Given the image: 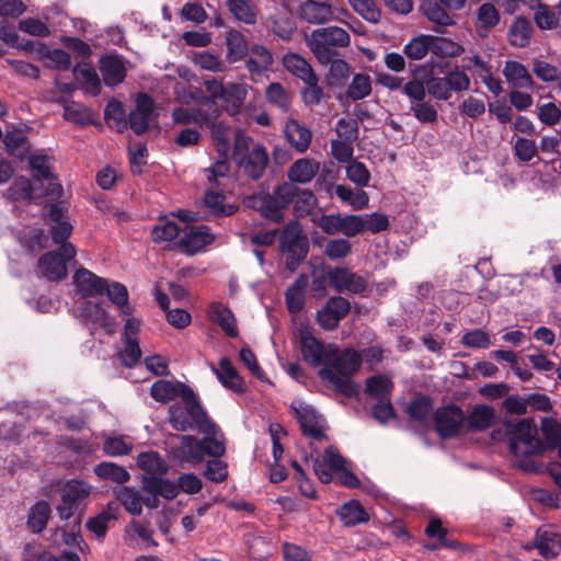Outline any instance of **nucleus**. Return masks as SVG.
<instances>
[{
    "mask_svg": "<svg viewBox=\"0 0 561 561\" xmlns=\"http://www.w3.org/2000/svg\"><path fill=\"white\" fill-rule=\"evenodd\" d=\"M325 359L324 366L318 373L319 377L329 381L334 390L344 397L357 398L360 387L351 377L360 368V354L352 347L340 352L334 344H329Z\"/></svg>",
    "mask_w": 561,
    "mask_h": 561,
    "instance_id": "1",
    "label": "nucleus"
},
{
    "mask_svg": "<svg viewBox=\"0 0 561 561\" xmlns=\"http://www.w3.org/2000/svg\"><path fill=\"white\" fill-rule=\"evenodd\" d=\"M294 196L293 183H282L272 192L259 191L244 196L242 204L256 211L264 220L278 225L285 220V210L293 204Z\"/></svg>",
    "mask_w": 561,
    "mask_h": 561,
    "instance_id": "2",
    "label": "nucleus"
},
{
    "mask_svg": "<svg viewBox=\"0 0 561 561\" xmlns=\"http://www.w3.org/2000/svg\"><path fill=\"white\" fill-rule=\"evenodd\" d=\"M175 386L178 387V396L182 398L185 409L170 408L169 423L172 428L178 432H186L188 430L207 432L208 428L213 430V421L193 389L183 382H179Z\"/></svg>",
    "mask_w": 561,
    "mask_h": 561,
    "instance_id": "3",
    "label": "nucleus"
},
{
    "mask_svg": "<svg viewBox=\"0 0 561 561\" xmlns=\"http://www.w3.org/2000/svg\"><path fill=\"white\" fill-rule=\"evenodd\" d=\"M503 430L508 440L510 453L516 458H528L546 450L543 443L538 437L537 426L533 419L505 421Z\"/></svg>",
    "mask_w": 561,
    "mask_h": 561,
    "instance_id": "4",
    "label": "nucleus"
},
{
    "mask_svg": "<svg viewBox=\"0 0 561 561\" xmlns=\"http://www.w3.org/2000/svg\"><path fill=\"white\" fill-rule=\"evenodd\" d=\"M305 42L320 65L328 66L333 56H340L337 49L347 47L350 34L340 26H327L305 34Z\"/></svg>",
    "mask_w": 561,
    "mask_h": 561,
    "instance_id": "5",
    "label": "nucleus"
},
{
    "mask_svg": "<svg viewBox=\"0 0 561 561\" xmlns=\"http://www.w3.org/2000/svg\"><path fill=\"white\" fill-rule=\"evenodd\" d=\"M219 428L213 421V430L201 432L204 437L196 438L192 435H184L181 437L180 453L184 460L196 465L201 463L205 456L220 458L226 453L224 440L217 438Z\"/></svg>",
    "mask_w": 561,
    "mask_h": 561,
    "instance_id": "6",
    "label": "nucleus"
},
{
    "mask_svg": "<svg viewBox=\"0 0 561 561\" xmlns=\"http://www.w3.org/2000/svg\"><path fill=\"white\" fill-rule=\"evenodd\" d=\"M248 140L241 130L236 131L232 159L249 179L256 181L266 170L268 153L261 145L250 149Z\"/></svg>",
    "mask_w": 561,
    "mask_h": 561,
    "instance_id": "7",
    "label": "nucleus"
},
{
    "mask_svg": "<svg viewBox=\"0 0 561 561\" xmlns=\"http://www.w3.org/2000/svg\"><path fill=\"white\" fill-rule=\"evenodd\" d=\"M433 423L440 439L457 438L465 430L466 414L458 404L448 403L433 412Z\"/></svg>",
    "mask_w": 561,
    "mask_h": 561,
    "instance_id": "8",
    "label": "nucleus"
},
{
    "mask_svg": "<svg viewBox=\"0 0 561 561\" xmlns=\"http://www.w3.org/2000/svg\"><path fill=\"white\" fill-rule=\"evenodd\" d=\"M470 78L458 67L448 71L445 77H430L426 80L427 93L438 101H448L453 92H462L469 89Z\"/></svg>",
    "mask_w": 561,
    "mask_h": 561,
    "instance_id": "9",
    "label": "nucleus"
},
{
    "mask_svg": "<svg viewBox=\"0 0 561 561\" xmlns=\"http://www.w3.org/2000/svg\"><path fill=\"white\" fill-rule=\"evenodd\" d=\"M156 117L153 99L149 94L140 92L136 98L135 110L129 113L127 121L121 118L116 122V129L122 131L129 125L136 135H142L148 130L150 122L156 119Z\"/></svg>",
    "mask_w": 561,
    "mask_h": 561,
    "instance_id": "10",
    "label": "nucleus"
},
{
    "mask_svg": "<svg viewBox=\"0 0 561 561\" xmlns=\"http://www.w3.org/2000/svg\"><path fill=\"white\" fill-rule=\"evenodd\" d=\"M76 255L72 243H64L60 251H48L38 260V268L42 276L50 282H58L67 276V261Z\"/></svg>",
    "mask_w": 561,
    "mask_h": 561,
    "instance_id": "11",
    "label": "nucleus"
},
{
    "mask_svg": "<svg viewBox=\"0 0 561 561\" xmlns=\"http://www.w3.org/2000/svg\"><path fill=\"white\" fill-rule=\"evenodd\" d=\"M90 492L91 486L85 481L76 479L67 481L60 491L61 503L56 507L59 518L67 520L75 516Z\"/></svg>",
    "mask_w": 561,
    "mask_h": 561,
    "instance_id": "12",
    "label": "nucleus"
},
{
    "mask_svg": "<svg viewBox=\"0 0 561 561\" xmlns=\"http://www.w3.org/2000/svg\"><path fill=\"white\" fill-rule=\"evenodd\" d=\"M290 411L297 420L304 436L318 442L328 440L325 420L313 408L307 404H301L300 407L291 404Z\"/></svg>",
    "mask_w": 561,
    "mask_h": 561,
    "instance_id": "13",
    "label": "nucleus"
},
{
    "mask_svg": "<svg viewBox=\"0 0 561 561\" xmlns=\"http://www.w3.org/2000/svg\"><path fill=\"white\" fill-rule=\"evenodd\" d=\"M141 321L137 318H127L124 325V347L118 351V358L123 366L134 367L141 357V350L138 342Z\"/></svg>",
    "mask_w": 561,
    "mask_h": 561,
    "instance_id": "14",
    "label": "nucleus"
},
{
    "mask_svg": "<svg viewBox=\"0 0 561 561\" xmlns=\"http://www.w3.org/2000/svg\"><path fill=\"white\" fill-rule=\"evenodd\" d=\"M105 299L100 296L93 299L82 301L78 306V316L81 322L90 330L91 335L95 336L99 332V340L105 330Z\"/></svg>",
    "mask_w": 561,
    "mask_h": 561,
    "instance_id": "15",
    "label": "nucleus"
},
{
    "mask_svg": "<svg viewBox=\"0 0 561 561\" xmlns=\"http://www.w3.org/2000/svg\"><path fill=\"white\" fill-rule=\"evenodd\" d=\"M351 302L342 296H333L317 311L316 321L325 331H333L351 311Z\"/></svg>",
    "mask_w": 561,
    "mask_h": 561,
    "instance_id": "16",
    "label": "nucleus"
},
{
    "mask_svg": "<svg viewBox=\"0 0 561 561\" xmlns=\"http://www.w3.org/2000/svg\"><path fill=\"white\" fill-rule=\"evenodd\" d=\"M299 345L302 359L312 367L324 366L329 352V344L325 345L317 339L307 325L298 329Z\"/></svg>",
    "mask_w": 561,
    "mask_h": 561,
    "instance_id": "17",
    "label": "nucleus"
},
{
    "mask_svg": "<svg viewBox=\"0 0 561 561\" xmlns=\"http://www.w3.org/2000/svg\"><path fill=\"white\" fill-rule=\"evenodd\" d=\"M75 295L83 301L100 296H105V278L100 277L91 271L80 267L72 276Z\"/></svg>",
    "mask_w": 561,
    "mask_h": 561,
    "instance_id": "18",
    "label": "nucleus"
},
{
    "mask_svg": "<svg viewBox=\"0 0 561 561\" xmlns=\"http://www.w3.org/2000/svg\"><path fill=\"white\" fill-rule=\"evenodd\" d=\"M330 285L336 293L350 291L352 294H363L368 285L367 280L346 267H334L328 272Z\"/></svg>",
    "mask_w": 561,
    "mask_h": 561,
    "instance_id": "19",
    "label": "nucleus"
},
{
    "mask_svg": "<svg viewBox=\"0 0 561 561\" xmlns=\"http://www.w3.org/2000/svg\"><path fill=\"white\" fill-rule=\"evenodd\" d=\"M215 240L214 234L210 232L209 227L193 226L183 233L178 244L181 252L194 255L198 251L203 250L206 245L213 243Z\"/></svg>",
    "mask_w": 561,
    "mask_h": 561,
    "instance_id": "20",
    "label": "nucleus"
},
{
    "mask_svg": "<svg viewBox=\"0 0 561 561\" xmlns=\"http://www.w3.org/2000/svg\"><path fill=\"white\" fill-rule=\"evenodd\" d=\"M211 369L225 388L236 393H243L245 391L244 380L233 367L229 357H221L219 368L213 367Z\"/></svg>",
    "mask_w": 561,
    "mask_h": 561,
    "instance_id": "21",
    "label": "nucleus"
},
{
    "mask_svg": "<svg viewBox=\"0 0 561 561\" xmlns=\"http://www.w3.org/2000/svg\"><path fill=\"white\" fill-rule=\"evenodd\" d=\"M420 11L433 23L432 31L435 33L444 34L446 26L455 24L446 8L437 1L424 0L420 5Z\"/></svg>",
    "mask_w": 561,
    "mask_h": 561,
    "instance_id": "22",
    "label": "nucleus"
},
{
    "mask_svg": "<svg viewBox=\"0 0 561 561\" xmlns=\"http://www.w3.org/2000/svg\"><path fill=\"white\" fill-rule=\"evenodd\" d=\"M299 13L310 24H324L333 19L332 7L324 1L306 0L299 5Z\"/></svg>",
    "mask_w": 561,
    "mask_h": 561,
    "instance_id": "23",
    "label": "nucleus"
},
{
    "mask_svg": "<svg viewBox=\"0 0 561 561\" xmlns=\"http://www.w3.org/2000/svg\"><path fill=\"white\" fill-rule=\"evenodd\" d=\"M503 76L507 83L514 89L533 90L535 81L528 69L519 61L506 60L503 69Z\"/></svg>",
    "mask_w": 561,
    "mask_h": 561,
    "instance_id": "24",
    "label": "nucleus"
},
{
    "mask_svg": "<svg viewBox=\"0 0 561 561\" xmlns=\"http://www.w3.org/2000/svg\"><path fill=\"white\" fill-rule=\"evenodd\" d=\"M309 284V277L306 274L297 276L295 282L285 291L286 307L289 313L297 314L305 308V293Z\"/></svg>",
    "mask_w": 561,
    "mask_h": 561,
    "instance_id": "25",
    "label": "nucleus"
},
{
    "mask_svg": "<svg viewBox=\"0 0 561 561\" xmlns=\"http://www.w3.org/2000/svg\"><path fill=\"white\" fill-rule=\"evenodd\" d=\"M534 546L541 557L552 559L561 551V538L553 530L540 527L536 531Z\"/></svg>",
    "mask_w": 561,
    "mask_h": 561,
    "instance_id": "26",
    "label": "nucleus"
},
{
    "mask_svg": "<svg viewBox=\"0 0 561 561\" xmlns=\"http://www.w3.org/2000/svg\"><path fill=\"white\" fill-rule=\"evenodd\" d=\"M209 318L216 322L228 337L234 339L239 331L232 311L222 302L215 301L209 306Z\"/></svg>",
    "mask_w": 561,
    "mask_h": 561,
    "instance_id": "27",
    "label": "nucleus"
},
{
    "mask_svg": "<svg viewBox=\"0 0 561 561\" xmlns=\"http://www.w3.org/2000/svg\"><path fill=\"white\" fill-rule=\"evenodd\" d=\"M534 33L531 22L519 15L514 19L507 31L508 43L516 48H525L530 44Z\"/></svg>",
    "mask_w": 561,
    "mask_h": 561,
    "instance_id": "28",
    "label": "nucleus"
},
{
    "mask_svg": "<svg viewBox=\"0 0 561 561\" xmlns=\"http://www.w3.org/2000/svg\"><path fill=\"white\" fill-rule=\"evenodd\" d=\"M494 417L495 414L492 407L478 404L466 416L465 428L467 432H484L492 426Z\"/></svg>",
    "mask_w": 561,
    "mask_h": 561,
    "instance_id": "29",
    "label": "nucleus"
},
{
    "mask_svg": "<svg viewBox=\"0 0 561 561\" xmlns=\"http://www.w3.org/2000/svg\"><path fill=\"white\" fill-rule=\"evenodd\" d=\"M336 516L345 527H355L369 520V514L357 500H351L336 510Z\"/></svg>",
    "mask_w": 561,
    "mask_h": 561,
    "instance_id": "30",
    "label": "nucleus"
},
{
    "mask_svg": "<svg viewBox=\"0 0 561 561\" xmlns=\"http://www.w3.org/2000/svg\"><path fill=\"white\" fill-rule=\"evenodd\" d=\"M249 58L245 60L248 71L254 75H261L271 69L273 65V55L270 49L260 44L251 46Z\"/></svg>",
    "mask_w": 561,
    "mask_h": 561,
    "instance_id": "31",
    "label": "nucleus"
},
{
    "mask_svg": "<svg viewBox=\"0 0 561 561\" xmlns=\"http://www.w3.org/2000/svg\"><path fill=\"white\" fill-rule=\"evenodd\" d=\"M319 171V163L301 158L295 161L287 171V183L307 184L312 181Z\"/></svg>",
    "mask_w": 561,
    "mask_h": 561,
    "instance_id": "32",
    "label": "nucleus"
},
{
    "mask_svg": "<svg viewBox=\"0 0 561 561\" xmlns=\"http://www.w3.org/2000/svg\"><path fill=\"white\" fill-rule=\"evenodd\" d=\"M283 65L288 72L300 79L304 84L318 77L311 65L298 54H286L283 57Z\"/></svg>",
    "mask_w": 561,
    "mask_h": 561,
    "instance_id": "33",
    "label": "nucleus"
},
{
    "mask_svg": "<svg viewBox=\"0 0 561 561\" xmlns=\"http://www.w3.org/2000/svg\"><path fill=\"white\" fill-rule=\"evenodd\" d=\"M284 134L287 141L294 147L298 152H305L310 145L311 141V131L299 124L296 119H289L284 127Z\"/></svg>",
    "mask_w": 561,
    "mask_h": 561,
    "instance_id": "34",
    "label": "nucleus"
},
{
    "mask_svg": "<svg viewBox=\"0 0 561 561\" xmlns=\"http://www.w3.org/2000/svg\"><path fill=\"white\" fill-rule=\"evenodd\" d=\"M501 21V14L491 2L482 3L477 10V21L474 23L477 33L480 37H485Z\"/></svg>",
    "mask_w": 561,
    "mask_h": 561,
    "instance_id": "35",
    "label": "nucleus"
},
{
    "mask_svg": "<svg viewBox=\"0 0 561 561\" xmlns=\"http://www.w3.org/2000/svg\"><path fill=\"white\" fill-rule=\"evenodd\" d=\"M107 300L119 311V314L130 318L135 308L129 304L127 287L118 282H107Z\"/></svg>",
    "mask_w": 561,
    "mask_h": 561,
    "instance_id": "36",
    "label": "nucleus"
},
{
    "mask_svg": "<svg viewBox=\"0 0 561 561\" xmlns=\"http://www.w3.org/2000/svg\"><path fill=\"white\" fill-rule=\"evenodd\" d=\"M226 45L228 49L227 60L230 64L244 59L251 49L244 35L237 30L227 32Z\"/></svg>",
    "mask_w": 561,
    "mask_h": 561,
    "instance_id": "37",
    "label": "nucleus"
},
{
    "mask_svg": "<svg viewBox=\"0 0 561 561\" xmlns=\"http://www.w3.org/2000/svg\"><path fill=\"white\" fill-rule=\"evenodd\" d=\"M142 484L146 492L165 500H173L179 494L176 483L161 477H145Z\"/></svg>",
    "mask_w": 561,
    "mask_h": 561,
    "instance_id": "38",
    "label": "nucleus"
},
{
    "mask_svg": "<svg viewBox=\"0 0 561 561\" xmlns=\"http://www.w3.org/2000/svg\"><path fill=\"white\" fill-rule=\"evenodd\" d=\"M232 16L244 24L253 25L257 21V9L252 0H226Z\"/></svg>",
    "mask_w": 561,
    "mask_h": 561,
    "instance_id": "39",
    "label": "nucleus"
},
{
    "mask_svg": "<svg viewBox=\"0 0 561 561\" xmlns=\"http://www.w3.org/2000/svg\"><path fill=\"white\" fill-rule=\"evenodd\" d=\"M211 117L207 111L202 108L176 107L172 112L174 123L182 125L194 124L198 127H206Z\"/></svg>",
    "mask_w": 561,
    "mask_h": 561,
    "instance_id": "40",
    "label": "nucleus"
},
{
    "mask_svg": "<svg viewBox=\"0 0 561 561\" xmlns=\"http://www.w3.org/2000/svg\"><path fill=\"white\" fill-rule=\"evenodd\" d=\"M433 399L427 394H419L411 399L405 408V413L413 422L424 423L433 410Z\"/></svg>",
    "mask_w": 561,
    "mask_h": 561,
    "instance_id": "41",
    "label": "nucleus"
},
{
    "mask_svg": "<svg viewBox=\"0 0 561 561\" xmlns=\"http://www.w3.org/2000/svg\"><path fill=\"white\" fill-rule=\"evenodd\" d=\"M278 233L279 250L309 243L307 236L304 234L300 222L296 219L289 220Z\"/></svg>",
    "mask_w": 561,
    "mask_h": 561,
    "instance_id": "42",
    "label": "nucleus"
},
{
    "mask_svg": "<svg viewBox=\"0 0 561 561\" xmlns=\"http://www.w3.org/2000/svg\"><path fill=\"white\" fill-rule=\"evenodd\" d=\"M128 61L116 51L107 53V88L116 87L124 82L127 76Z\"/></svg>",
    "mask_w": 561,
    "mask_h": 561,
    "instance_id": "43",
    "label": "nucleus"
},
{
    "mask_svg": "<svg viewBox=\"0 0 561 561\" xmlns=\"http://www.w3.org/2000/svg\"><path fill=\"white\" fill-rule=\"evenodd\" d=\"M393 390V382L386 375H373L365 380V392L377 400L388 399Z\"/></svg>",
    "mask_w": 561,
    "mask_h": 561,
    "instance_id": "44",
    "label": "nucleus"
},
{
    "mask_svg": "<svg viewBox=\"0 0 561 561\" xmlns=\"http://www.w3.org/2000/svg\"><path fill=\"white\" fill-rule=\"evenodd\" d=\"M430 51L439 58L458 57L465 48L461 44L443 36L430 35Z\"/></svg>",
    "mask_w": 561,
    "mask_h": 561,
    "instance_id": "45",
    "label": "nucleus"
},
{
    "mask_svg": "<svg viewBox=\"0 0 561 561\" xmlns=\"http://www.w3.org/2000/svg\"><path fill=\"white\" fill-rule=\"evenodd\" d=\"M50 506L46 501L36 502L28 512L26 525L32 533H41L45 529L50 517Z\"/></svg>",
    "mask_w": 561,
    "mask_h": 561,
    "instance_id": "46",
    "label": "nucleus"
},
{
    "mask_svg": "<svg viewBox=\"0 0 561 561\" xmlns=\"http://www.w3.org/2000/svg\"><path fill=\"white\" fill-rule=\"evenodd\" d=\"M73 75L77 80L85 84V91L91 94H98L101 89V81L94 67L85 61H80L73 68Z\"/></svg>",
    "mask_w": 561,
    "mask_h": 561,
    "instance_id": "47",
    "label": "nucleus"
},
{
    "mask_svg": "<svg viewBox=\"0 0 561 561\" xmlns=\"http://www.w3.org/2000/svg\"><path fill=\"white\" fill-rule=\"evenodd\" d=\"M328 65H330L329 73L327 75L328 84L332 88L345 87L351 73L350 65L340 56H333Z\"/></svg>",
    "mask_w": 561,
    "mask_h": 561,
    "instance_id": "48",
    "label": "nucleus"
},
{
    "mask_svg": "<svg viewBox=\"0 0 561 561\" xmlns=\"http://www.w3.org/2000/svg\"><path fill=\"white\" fill-rule=\"evenodd\" d=\"M248 95V87L242 83H229L226 87L224 101L227 104V111L231 115L239 114Z\"/></svg>",
    "mask_w": 561,
    "mask_h": 561,
    "instance_id": "49",
    "label": "nucleus"
},
{
    "mask_svg": "<svg viewBox=\"0 0 561 561\" xmlns=\"http://www.w3.org/2000/svg\"><path fill=\"white\" fill-rule=\"evenodd\" d=\"M206 127L210 129L211 139L216 146L218 153L221 157H228L230 150V128L224 123L217 122L216 117L214 116L210 118V123L207 124Z\"/></svg>",
    "mask_w": 561,
    "mask_h": 561,
    "instance_id": "50",
    "label": "nucleus"
},
{
    "mask_svg": "<svg viewBox=\"0 0 561 561\" xmlns=\"http://www.w3.org/2000/svg\"><path fill=\"white\" fill-rule=\"evenodd\" d=\"M295 196L293 198L294 215L297 218H304L311 214L317 204V197L310 190H301L293 184Z\"/></svg>",
    "mask_w": 561,
    "mask_h": 561,
    "instance_id": "51",
    "label": "nucleus"
},
{
    "mask_svg": "<svg viewBox=\"0 0 561 561\" xmlns=\"http://www.w3.org/2000/svg\"><path fill=\"white\" fill-rule=\"evenodd\" d=\"M335 195L342 202L350 204L355 210L366 208L369 203L368 194L365 191L359 190L354 192L353 188L344 184H339L335 186Z\"/></svg>",
    "mask_w": 561,
    "mask_h": 561,
    "instance_id": "52",
    "label": "nucleus"
},
{
    "mask_svg": "<svg viewBox=\"0 0 561 561\" xmlns=\"http://www.w3.org/2000/svg\"><path fill=\"white\" fill-rule=\"evenodd\" d=\"M430 35L412 37L403 47L404 55L411 60H421L430 53Z\"/></svg>",
    "mask_w": 561,
    "mask_h": 561,
    "instance_id": "53",
    "label": "nucleus"
},
{
    "mask_svg": "<svg viewBox=\"0 0 561 561\" xmlns=\"http://www.w3.org/2000/svg\"><path fill=\"white\" fill-rule=\"evenodd\" d=\"M371 93V79L366 73L354 75L351 83L347 87L346 95L353 100L358 101L367 98Z\"/></svg>",
    "mask_w": 561,
    "mask_h": 561,
    "instance_id": "54",
    "label": "nucleus"
},
{
    "mask_svg": "<svg viewBox=\"0 0 561 561\" xmlns=\"http://www.w3.org/2000/svg\"><path fill=\"white\" fill-rule=\"evenodd\" d=\"M138 467L150 474H163L167 466L158 453L147 451L140 453L137 457Z\"/></svg>",
    "mask_w": 561,
    "mask_h": 561,
    "instance_id": "55",
    "label": "nucleus"
},
{
    "mask_svg": "<svg viewBox=\"0 0 561 561\" xmlns=\"http://www.w3.org/2000/svg\"><path fill=\"white\" fill-rule=\"evenodd\" d=\"M30 168L32 170V176L35 181H51L56 180V176L51 172L48 163V157L46 154H34L30 157Z\"/></svg>",
    "mask_w": 561,
    "mask_h": 561,
    "instance_id": "56",
    "label": "nucleus"
},
{
    "mask_svg": "<svg viewBox=\"0 0 561 561\" xmlns=\"http://www.w3.org/2000/svg\"><path fill=\"white\" fill-rule=\"evenodd\" d=\"M58 103L62 104L64 114L62 117L66 121L85 125L89 123V113L84 106L73 101H68L66 99H59Z\"/></svg>",
    "mask_w": 561,
    "mask_h": 561,
    "instance_id": "57",
    "label": "nucleus"
},
{
    "mask_svg": "<svg viewBox=\"0 0 561 561\" xmlns=\"http://www.w3.org/2000/svg\"><path fill=\"white\" fill-rule=\"evenodd\" d=\"M352 252V243L347 239H330L323 245V254L330 260H340Z\"/></svg>",
    "mask_w": 561,
    "mask_h": 561,
    "instance_id": "58",
    "label": "nucleus"
},
{
    "mask_svg": "<svg viewBox=\"0 0 561 561\" xmlns=\"http://www.w3.org/2000/svg\"><path fill=\"white\" fill-rule=\"evenodd\" d=\"M352 9L363 19L370 23H378L381 19V12L377 8L375 0H347Z\"/></svg>",
    "mask_w": 561,
    "mask_h": 561,
    "instance_id": "59",
    "label": "nucleus"
},
{
    "mask_svg": "<svg viewBox=\"0 0 561 561\" xmlns=\"http://www.w3.org/2000/svg\"><path fill=\"white\" fill-rule=\"evenodd\" d=\"M282 253L286 254L285 265L286 268L294 273L297 268L304 263L308 253H309V243H304L300 245H294L284 250H279Z\"/></svg>",
    "mask_w": 561,
    "mask_h": 561,
    "instance_id": "60",
    "label": "nucleus"
},
{
    "mask_svg": "<svg viewBox=\"0 0 561 561\" xmlns=\"http://www.w3.org/2000/svg\"><path fill=\"white\" fill-rule=\"evenodd\" d=\"M180 232L181 229L176 222L167 220L152 227L151 239L154 243L172 241L179 237Z\"/></svg>",
    "mask_w": 561,
    "mask_h": 561,
    "instance_id": "61",
    "label": "nucleus"
},
{
    "mask_svg": "<svg viewBox=\"0 0 561 561\" xmlns=\"http://www.w3.org/2000/svg\"><path fill=\"white\" fill-rule=\"evenodd\" d=\"M225 195L220 192H215L208 190L205 193L204 202L205 205L213 210L215 215L218 216H230L233 214L234 209L231 205H225Z\"/></svg>",
    "mask_w": 561,
    "mask_h": 561,
    "instance_id": "62",
    "label": "nucleus"
},
{
    "mask_svg": "<svg viewBox=\"0 0 561 561\" xmlns=\"http://www.w3.org/2000/svg\"><path fill=\"white\" fill-rule=\"evenodd\" d=\"M150 396L158 402L167 403L178 396V387L171 381L158 380L151 385Z\"/></svg>",
    "mask_w": 561,
    "mask_h": 561,
    "instance_id": "63",
    "label": "nucleus"
},
{
    "mask_svg": "<svg viewBox=\"0 0 561 561\" xmlns=\"http://www.w3.org/2000/svg\"><path fill=\"white\" fill-rule=\"evenodd\" d=\"M346 178L357 186L364 187L369 183L370 172L363 162L351 160L346 165Z\"/></svg>",
    "mask_w": 561,
    "mask_h": 561,
    "instance_id": "64",
    "label": "nucleus"
}]
</instances>
